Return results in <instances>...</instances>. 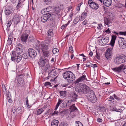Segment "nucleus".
Returning a JSON list of instances; mask_svg holds the SVG:
<instances>
[{
    "label": "nucleus",
    "instance_id": "obj_1",
    "mask_svg": "<svg viewBox=\"0 0 126 126\" xmlns=\"http://www.w3.org/2000/svg\"><path fill=\"white\" fill-rule=\"evenodd\" d=\"M63 8V4H59L55 7L53 10L52 12L50 13L51 17L53 18H57L60 15V12Z\"/></svg>",
    "mask_w": 126,
    "mask_h": 126
},
{
    "label": "nucleus",
    "instance_id": "obj_2",
    "mask_svg": "<svg viewBox=\"0 0 126 126\" xmlns=\"http://www.w3.org/2000/svg\"><path fill=\"white\" fill-rule=\"evenodd\" d=\"M63 78L67 80L69 83L72 82L75 78V76L70 71L64 72L63 74Z\"/></svg>",
    "mask_w": 126,
    "mask_h": 126
},
{
    "label": "nucleus",
    "instance_id": "obj_3",
    "mask_svg": "<svg viewBox=\"0 0 126 126\" xmlns=\"http://www.w3.org/2000/svg\"><path fill=\"white\" fill-rule=\"evenodd\" d=\"M88 88L89 87L86 85L80 84L76 86L75 90L76 92L81 94L87 93Z\"/></svg>",
    "mask_w": 126,
    "mask_h": 126
},
{
    "label": "nucleus",
    "instance_id": "obj_4",
    "mask_svg": "<svg viewBox=\"0 0 126 126\" xmlns=\"http://www.w3.org/2000/svg\"><path fill=\"white\" fill-rule=\"evenodd\" d=\"M41 19L42 21L44 23H45L47 21H49V22H50V23H52L51 22H54V20L53 19L52 17H51L50 13H46L45 14L43 15L41 17Z\"/></svg>",
    "mask_w": 126,
    "mask_h": 126
},
{
    "label": "nucleus",
    "instance_id": "obj_5",
    "mask_svg": "<svg viewBox=\"0 0 126 126\" xmlns=\"http://www.w3.org/2000/svg\"><path fill=\"white\" fill-rule=\"evenodd\" d=\"M22 48V45L20 43H19L17 45L15 50L12 51L11 54L20 55V54H21L23 51Z\"/></svg>",
    "mask_w": 126,
    "mask_h": 126
},
{
    "label": "nucleus",
    "instance_id": "obj_6",
    "mask_svg": "<svg viewBox=\"0 0 126 126\" xmlns=\"http://www.w3.org/2000/svg\"><path fill=\"white\" fill-rule=\"evenodd\" d=\"M30 32L29 30H26L22 34L20 38L22 42L25 43L27 42L28 36L30 34Z\"/></svg>",
    "mask_w": 126,
    "mask_h": 126
},
{
    "label": "nucleus",
    "instance_id": "obj_7",
    "mask_svg": "<svg viewBox=\"0 0 126 126\" xmlns=\"http://www.w3.org/2000/svg\"><path fill=\"white\" fill-rule=\"evenodd\" d=\"M11 60L15 63H18L21 60L22 57L21 55H16L11 54Z\"/></svg>",
    "mask_w": 126,
    "mask_h": 126
},
{
    "label": "nucleus",
    "instance_id": "obj_8",
    "mask_svg": "<svg viewBox=\"0 0 126 126\" xmlns=\"http://www.w3.org/2000/svg\"><path fill=\"white\" fill-rule=\"evenodd\" d=\"M89 94L87 98L89 100L93 103H95L96 100V97L94 91H92Z\"/></svg>",
    "mask_w": 126,
    "mask_h": 126
},
{
    "label": "nucleus",
    "instance_id": "obj_9",
    "mask_svg": "<svg viewBox=\"0 0 126 126\" xmlns=\"http://www.w3.org/2000/svg\"><path fill=\"white\" fill-rule=\"evenodd\" d=\"M88 4L90 7L93 9L97 10L99 7L98 4L92 0H89Z\"/></svg>",
    "mask_w": 126,
    "mask_h": 126
},
{
    "label": "nucleus",
    "instance_id": "obj_10",
    "mask_svg": "<svg viewBox=\"0 0 126 126\" xmlns=\"http://www.w3.org/2000/svg\"><path fill=\"white\" fill-rule=\"evenodd\" d=\"M112 48L110 47L107 49L105 52V57L108 60L109 59L112 55Z\"/></svg>",
    "mask_w": 126,
    "mask_h": 126
},
{
    "label": "nucleus",
    "instance_id": "obj_11",
    "mask_svg": "<svg viewBox=\"0 0 126 126\" xmlns=\"http://www.w3.org/2000/svg\"><path fill=\"white\" fill-rule=\"evenodd\" d=\"M116 59L118 64L124 63L126 61V56L123 54L120 55L116 58Z\"/></svg>",
    "mask_w": 126,
    "mask_h": 126
},
{
    "label": "nucleus",
    "instance_id": "obj_12",
    "mask_svg": "<svg viewBox=\"0 0 126 126\" xmlns=\"http://www.w3.org/2000/svg\"><path fill=\"white\" fill-rule=\"evenodd\" d=\"M40 47L42 51L46 50L48 48L49 46V43L48 41L46 42H42L40 44Z\"/></svg>",
    "mask_w": 126,
    "mask_h": 126
},
{
    "label": "nucleus",
    "instance_id": "obj_13",
    "mask_svg": "<svg viewBox=\"0 0 126 126\" xmlns=\"http://www.w3.org/2000/svg\"><path fill=\"white\" fill-rule=\"evenodd\" d=\"M28 55L32 58H35L36 56L37 53L35 50L32 48H29L28 49Z\"/></svg>",
    "mask_w": 126,
    "mask_h": 126
},
{
    "label": "nucleus",
    "instance_id": "obj_14",
    "mask_svg": "<svg viewBox=\"0 0 126 126\" xmlns=\"http://www.w3.org/2000/svg\"><path fill=\"white\" fill-rule=\"evenodd\" d=\"M48 75H49L50 74V75L51 77L53 78L55 77L59 74V71L58 70H55L54 69L50 70L48 72Z\"/></svg>",
    "mask_w": 126,
    "mask_h": 126
},
{
    "label": "nucleus",
    "instance_id": "obj_15",
    "mask_svg": "<svg viewBox=\"0 0 126 126\" xmlns=\"http://www.w3.org/2000/svg\"><path fill=\"white\" fill-rule=\"evenodd\" d=\"M85 80H87L86 76L85 75H83L76 79L74 82V83L75 84H78L80 82L84 81Z\"/></svg>",
    "mask_w": 126,
    "mask_h": 126
},
{
    "label": "nucleus",
    "instance_id": "obj_16",
    "mask_svg": "<svg viewBox=\"0 0 126 126\" xmlns=\"http://www.w3.org/2000/svg\"><path fill=\"white\" fill-rule=\"evenodd\" d=\"M23 111L21 110V107H19L16 110V118L19 119L20 118L21 114Z\"/></svg>",
    "mask_w": 126,
    "mask_h": 126
},
{
    "label": "nucleus",
    "instance_id": "obj_17",
    "mask_svg": "<svg viewBox=\"0 0 126 126\" xmlns=\"http://www.w3.org/2000/svg\"><path fill=\"white\" fill-rule=\"evenodd\" d=\"M46 59L44 57L42 56L40 58V61L38 62L39 65L41 67L44 66L46 63Z\"/></svg>",
    "mask_w": 126,
    "mask_h": 126
},
{
    "label": "nucleus",
    "instance_id": "obj_18",
    "mask_svg": "<svg viewBox=\"0 0 126 126\" xmlns=\"http://www.w3.org/2000/svg\"><path fill=\"white\" fill-rule=\"evenodd\" d=\"M21 19L20 17L18 15H16L13 19V21L16 25L20 22Z\"/></svg>",
    "mask_w": 126,
    "mask_h": 126
},
{
    "label": "nucleus",
    "instance_id": "obj_19",
    "mask_svg": "<svg viewBox=\"0 0 126 126\" xmlns=\"http://www.w3.org/2000/svg\"><path fill=\"white\" fill-rule=\"evenodd\" d=\"M12 10L10 7H8L6 8L4 11L5 14L7 16L10 15L11 13Z\"/></svg>",
    "mask_w": 126,
    "mask_h": 126
},
{
    "label": "nucleus",
    "instance_id": "obj_20",
    "mask_svg": "<svg viewBox=\"0 0 126 126\" xmlns=\"http://www.w3.org/2000/svg\"><path fill=\"white\" fill-rule=\"evenodd\" d=\"M123 65H121L120 66L117 67H115L112 68V70L116 72H119L121 71L123 68Z\"/></svg>",
    "mask_w": 126,
    "mask_h": 126
},
{
    "label": "nucleus",
    "instance_id": "obj_21",
    "mask_svg": "<svg viewBox=\"0 0 126 126\" xmlns=\"http://www.w3.org/2000/svg\"><path fill=\"white\" fill-rule=\"evenodd\" d=\"M87 15V13L85 12L83 13L81 15V17L79 18V20L80 21H82L86 18Z\"/></svg>",
    "mask_w": 126,
    "mask_h": 126
},
{
    "label": "nucleus",
    "instance_id": "obj_22",
    "mask_svg": "<svg viewBox=\"0 0 126 126\" xmlns=\"http://www.w3.org/2000/svg\"><path fill=\"white\" fill-rule=\"evenodd\" d=\"M75 104H73L70 106L69 109L70 112L77 110V109L75 106Z\"/></svg>",
    "mask_w": 126,
    "mask_h": 126
},
{
    "label": "nucleus",
    "instance_id": "obj_23",
    "mask_svg": "<svg viewBox=\"0 0 126 126\" xmlns=\"http://www.w3.org/2000/svg\"><path fill=\"white\" fill-rule=\"evenodd\" d=\"M102 38L103 41L102 42H104V45L107 44L109 41V38L108 37H102Z\"/></svg>",
    "mask_w": 126,
    "mask_h": 126
},
{
    "label": "nucleus",
    "instance_id": "obj_24",
    "mask_svg": "<svg viewBox=\"0 0 126 126\" xmlns=\"http://www.w3.org/2000/svg\"><path fill=\"white\" fill-rule=\"evenodd\" d=\"M104 4L106 6L108 7L109 6L111 3V0H106L103 2Z\"/></svg>",
    "mask_w": 126,
    "mask_h": 126
},
{
    "label": "nucleus",
    "instance_id": "obj_25",
    "mask_svg": "<svg viewBox=\"0 0 126 126\" xmlns=\"http://www.w3.org/2000/svg\"><path fill=\"white\" fill-rule=\"evenodd\" d=\"M123 42L121 40L119 41V45L120 47L122 49H124L126 48V46L123 44Z\"/></svg>",
    "mask_w": 126,
    "mask_h": 126
},
{
    "label": "nucleus",
    "instance_id": "obj_26",
    "mask_svg": "<svg viewBox=\"0 0 126 126\" xmlns=\"http://www.w3.org/2000/svg\"><path fill=\"white\" fill-rule=\"evenodd\" d=\"M42 52L43 55L45 57H48L50 55V52L48 50L46 51V50L43 51H42Z\"/></svg>",
    "mask_w": 126,
    "mask_h": 126
},
{
    "label": "nucleus",
    "instance_id": "obj_27",
    "mask_svg": "<svg viewBox=\"0 0 126 126\" xmlns=\"http://www.w3.org/2000/svg\"><path fill=\"white\" fill-rule=\"evenodd\" d=\"M72 97L73 99L72 101H76V99L78 98L79 97L78 95L75 93H73L72 94Z\"/></svg>",
    "mask_w": 126,
    "mask_h": 126
},
{
    "label": "nucleus",
    "instance_id": "obj_28",
    "mask_svg": "<svg viewBox=\"0 0 126 126\" xmlns=\"http://www.w3.org/2000/svg\"><path fill=\"white\" fill-rule=\"evenodd\" d=\"M58 120H54L51 122V126H58Z\"/></svg>",
    "mask_w": 126,
    "mask_h": 126
},
{
    "label": "nucleus",
    "instance_id": "obj_29",
    "mask_svg": "<svg viewBox=\"0 0 126 126\" xmlns=\"http://www.w3.org/2000/svg\"><path fill=\"white\" fill-rule=\"evenodd\" d=\"M63 101V100H61L60 99H58V102L56 105L54 109L55 110H57L60 104L62 103Z\"/></svg>",
    "mask_w": 126,
    "mask_h": 126
},
{
    "label": "nucleus",
    "instance_id": "obj_30",
    "mask_svg": "<svg viewBox=\"0 0 126 126\" xmlns=\"http://www.w3.org/2000/svg\"><path fill=\"white\" fill-rule=\"evenodd\" d=\"M7 100L8 102L10 103H12V100L11 99V94L9 96V94H8L7 95Z\"/></svg>",
    "mask_w": 126,
    "mask_h": 126
},
{
    "label": "nucleus",
    "instance_id": "obj_31",
    "mask_svg": "<svg viewBox=\"0 0 126 126\" xmlns=\"http://www.w3.org/2000/svg\"><path fill=\"white\" fill-rule=\"evenodd\" d=\"M44 110L42 108L38 109L37 112L36 114L37 115H39L41 114L44 111Z\"/></svg>",
    "mask_w": 126,
    "mask_h": 126
},
{
    "label": "nucleus",
    "instance_id": "obj_32",
    "mask_svg": "<svg viewBox=\"0 0 126 126\" xmlns=\"http://www.w3.org/2000/svg\"><path fill=\"white\" fill-rule=\"evenodd\" d=\"M22 3L19 2H18V3L16 7V9L18 10L20 8L22 7Z\"/></svg>",
    "mask_w": 126,
    "mask_h": 126
},
{
    "label": "nucleus",
    "instance_id": "obj_33",
    "mask_svg": "<svg viewBox=\"0 0 126 126\" xmlns=\"http://www.w3.org/2000/svg\"><path fill=\"white\" fill-rule=\"evenodd\" d=\"M51 68V67L50 65L48 64H47L45 66V69L46 71H47L48 70H50Z\"/></svg>",
    "mask_w": 126,
    "mask_h": 126
},
{
    "label": "nucleus",
    "instance_id": "obj_34",
    "mask_svg": "<svg viewBox=\"0 0 126 126\" xmlns=\"http://www.w3.org/2000/svg\"><path fill=\"white\" fill-rule=\"evenodd\" d=\"M59 93L60 94L61 96H64L66 94V91H60Z\"/></svg>",
    "mask_w": 126,
    "mask_h": 126
},
{
    "label": "nucleus",
    "instance_id": "obj_35",
    "mask_svg": "<svg viewBox=\"0 0 126 126\" xmlns=\"http://www.w3.org/2000/svg\"><path fill=\"white\" fill-rule=\"evenodd\" d=\"M104 23L108 25L110 23V20L107 18H105L104 20Z\"/></svg>",
    "mask_w": 126,
    "mask_h": 126
},
{
    "label": "nucleus",
    "instance_id": "obj_36",
    "mask_svg": "<svg viewBox=\"0 0 126 126\" xmlns=\"http://www.w3.org/2000/svg\"><path fill=\"white\" fill-rule=\"evenodd\" d=\"M52 29H50L47 32L48 35L49 36H52L53 35V32H52Z\"/></svg>",
    "mask_w": 126,
    "mask_h": 126
},
{
    "label": "nucleus",
    "instance_id": "obj_37",
    "mask_svg": "<svg viewBox=\"0 0 126 126\" xmlns=\"http://www.w3.org/2000/svg\"><path fill=\"white\" fill-rule=\"evenodd\" d=\"M59 52V50L57 48H54L52 50L53 53L55 54L57 53H58Z\"/></svg>",
    "mask_w": 126,
    "mask_h": 126
},
{
    "label": "nucleus",
    "instance_id": "obj_38",
    "mask_svg": "<svg viewBox=\"0 0 126 126\" xmlns=\"http://www.w3.org/2000/svg\"><path fill=\"white\" fill-rule=\"evenodd\" d=\"M83 3L82 2H80L78 4L77 7L76 8V10L77 11H79L80 9V7L81 5L83 4Z\"/></svg>",
    "mask_w": 126,
    "mask_h": 126
},
{
    "label": "nucleus",
    "instance_id": "obj_39",
    "mask_svg": "<svg viewBox=\"0 0 126 126\" xmlns=\"http://www.w3.org/2000/svg\"><path fill=\"white\" fill-rule=\"evenodd\" d=\"M28 53L27 54L26 53H25L23 55V58L25 59H27L29 56L28 55Z\"/></svg>",
    "mask_w": 126,
    "mask_h": 126
},
{
    "label": "nucleus",
    "instance_id": "obj_40",
    "mask_svg": "<svg viewBox=\"0 0 126 126\" xmlns=\"http://www.w3.org/2000/svg\"><path fill=\"white\" fill-rule=\"evenodd\" d=\"M59 126H68V124L65 122H61Z\"/></svg>",
    "mask_w": 126,
    "mask_h": 126
},
{
    "label": "nucleus",
    "instance_id": "obj_41",
    "mask_svg": "<svg viewBox=\"0 0 126 126\" xmlns=\"http://www.w3.org/2000/svg\"><path fill=\"white\" fill-rule=\"evenodd\" d=\"M52 86L51 84V83L50 82H46L44 83V86Z\"/></svg>",
    "mask_w": 126,
    "mask_h": 126
},
{
    "label": "nucleus",
    "instance_id": "obj_42",
    "mask_svg": "<svg viewBox=\"0 0 126 126\" xmlns=\"http://www.w3.org/2000/svg\"><path fill=\"white\" fill-rule=\"evenodd\" d=\"M115 41H112V40H111L110 43L108 45H110L112 47V48H113V47L114 46V45L115 43Z\"/></svg>",
    "mask_w": 126,
    "mask_h": 126
},
{
    "label": "nucleus",
    "instance_id": "obj_43",
    "mask_svg": "<svg viewBox=\"0 0 126 126\" xmlns=\"http://www.w3.org/2000/svg\"><path fill=\"white\" fill-rule=\"evenodd\" d=\"M69 55L67 53H66L64 55V57L65 59L66 60H68L69 59Z\"/></svg>",
    "mask_w": 126,
    "mask_h": 126
},
{
    "label": "nucleus",
    "instance_id": "obj_44",
    "mask_svg": "<svg viewBox=\"0 0 126 126\" xmlns=\"http://www.w3.org/2000/svg\"><path fill=\"white\" fill-rule=\"evenodd\" d=\"M12 21L11 20H10L8 21L7 25V28L9 27H10L12 24Z\"/></svg>",
    "mask_w": 126,
    "mask_h": 126
},
{
    "label": "nucleus",
    "instance_id": "obj_45",
    "mask_svg": "<svg viewBox=\"0 0 126 126\" xmlns=\"http://www.w3.org/2000/svg\"><path fill=\"white\" fill-rule=\"evenodd\" d=\"M117 37V36L115 35H112L111 36V40L112 41H115Z\"/></svg>",
    "mask_w": 126,
    "mask_h": 126
},
{
    "label": "nucleus",
    "instance_id": "obj_46",
    "mask_svg": "<svg viewBox=\"0 0 126 126\" xmlns=\"http://www.w3.org/2000/svg\"><path fill=\"white\" fill-rule=\"evenodd\" d=\"M119 34L120 35L126 36V31L120 32H119Z\"/></svg>",
    "mask_w": 126,
    "mask_h": 126
},
{
    "label": "nucleus",
    "instance_id": "obj_47",
    "mask_svg": "<svg viewBox=\"0 0 126 126\" xmlns=\"http://www.w3.org/2000/svg\"><path fill=\"white\" fill-rule=\"evenodd\" d=\"M69 52L71 53H73V49L72 46H71L69 48Z\"/></svg>",
    "mask_w": 126,
    "mask_h": 126
},
{
    "label": "nucleus",
    "instance_id": "obj_48",
    "mask_svg": "<svg viewBox=\"0 0 126 126\" xmlns=\"http://www.w3.org/2000/svg\"><path fill=\"white\" fill-rule=\"evenodd\" d=\"M113 96H114V98L117 100L119 101L121 100V99L118 97L115 94H114L113 95Z\"/></svg>",
    "mask_w": 126,
    "mask_h": 126
},
{
    "label": "nucleus",
    "instance_id": "obj_49",
    "mask_svg": "<svg viewBox=\"0 0 126 126\" xmlns=\"http://www.w3.org/2000/svg\"><path fill=\"white\" fill-rule=\"evenodd\" d=\"M122 65H123V70L124 72L126 74V65H125V64H124Z\"/></svg>",
    "mask_w": 126,
    "mask_h": 126
},
{
    "label": "nucleus",
    "instance_id": "obj_50",
    "mask_svg": "<svg viewBox=\"0 0 126 126\" xmlns=\"http://www.w3.org/2000/svg\"><path fill=\"white\" fill-rule=\"evenodd\" d=\"M72 101H73L72 100L68 101L67 103L66 104V106H69L71 104V102Z\"/></svg>",
    "mask_w": 126,
    "mask_h": 126
},
{
    "label": "nucleus",
    "instance_id": "obj_51",
    "mask_svg": "<svg viewBox=\"0 0 126 126\" xmlns=\"http://www.w3.org/2000/svg\"><path fill=\"white\" fill-rule=\"evenodd\" d=\"M79 20V19L78 18H76L74 20L73 22L75 24H76L78 22Z\"/></svg>",
    "mask_w": 126,
    "mask_h": 126
},
{
    "label": "nucleus",
    "instance_id": "obj_52",
    "mask_svg": "<svg viewBox=\"0 0 126 126\" xmlns=\"http://www.w3.org/2000/svg\"><path fill=\"white\" fill-rule=\"evenodd\" d=\"M13 39L8 38V45H11L12 43Z\"/></svg>",
    "mask_w": 126,
    "mask_h": 126
},
{
    "label": "nucleus",
    "instance_id": "obj_53",
    "mask_svg": "<svg viewBox=\"0 0 126 126\" xmlns=\"http://www.w3.org/2000/svg\"><path fill=\"white\" fill-rule=\"evenodd\" d=\"M50 109H49L45 113V114L46 115H48L51 114V113L50 112Z\"/></svg>",
    "mask_w": 126,
    "mask_h": 126
},
{
    "label": "nucleus",
    "instance_id": "obj_54",
    "mask_svg": "<svg viewBox=\"0 0 126 126\" xmlns=\"http://www.w3.org/2000/svg\"><path fill=\"white\" fill-rule=\"evenodd\" d=\"M58 111H56L55 110L54 111L53 113H52L51 115L54 116L55 115H57L58 114Z\"/></svg>",
    "mask_w": 126,
    "mask_h": 126
},
{
    "label": "nucleus",
    "instance_id": "obj_55",
    "mask_svg": "<svg viewBox=\"0 0 126 126\" xmlns=\"http://www.w3.org/2000/svg\"><path fill=\"white\" fill-rule=\"evenodd\" d=\"M67 25L66 24L65 25H63L61 27V29H63L65 28L66 27Z\"/></svg>",
    "mask_w": 126,
    "mask_h": 126
},
{
    "label": "nucleus",
    "instance_id": "obj_56",
    "mask_svg": "<svg viewBox=\"0 0 126 126\" xmlns=\"http://www.w3.org/2000/svg\"><path fill=\"white\" fill-rule=\"evenodd\" d=\"M91 64H92V63H90L88 62L86 64V66L88 67H90V66H91Z\"/></svg>",
    "mask_w": 126,
    "mask_h": 126
},
{
    "label": "nucleus",
    "instance_id": "obj_57",
    "mask_svg": "<svg viewBox=\"0 0 126 126\" xmlns=\"http://www.w3.org/2000/svg\"><path fill=\"white\" fill-rule=\"evenodd\" d=\"M101 26L102 27V26L101 24H98V26L97 27V29L99 30H101Z\"/></svg>",
    "mask_w": 126,
    "mask_h": 126
},
{
    "label": "nucleus",
    "instance_id": "obj_58",
    "mask_svg": "<svg viewBox=\"0 0 126 126\" xmlns=\"http://www.w3.org/2000/svg\"><path fill=\"white\" fill-rule=\"evenodd\" d=\"M3 90L4 91H6V88L4 85H2Z\"/></svg>",
    "mask_w": 126,
    "mask_h": 126
},
{
    "label": "nucleus",
    "instance_id": "obj_59",
    "mask_svg": "<svg viewBox=\"0 0 126 126\" xmlns=\"http://www.w3.org/2000/svg\"><path fill=\"white\" fill-rule=\"evenodd\" d=\"M95 56L97 58V59H99L100 58V56L99 55V54L96 52V54Z\"/></svg>",
    "mask_w": 126,
    "mask_h": 126
},
{
    "label": "nucleus",
    "instance_id": "obj_60",
    "mask_svg": "<svg viewBox=\"0 0 126 126\" xmlns=\"http://www.w3.org/2000/svg\"><path fill=\"white\" fill-rule=\"evenodd\" d=\"M12 35H13L12 33H10L8 37V38L13 39V36Z\"/></svg>",
    "mask_w": 126,
    "mask_h": 126
},
{
    "label": "nucleus",
    "instance_id": "obj_61",
    "mask_svg": "<svg viewBox=\"0 0 126 126\" xmlns=\"http://www.w3.org/2000/svg\"><path fill=\"white\" fill-rule=\"evenodd\" d=\"M92 65H91V67H97V65L96 64H93L92 63V64H91Z\"/></svg>",
    "mask_w": 126,
    "mask_h": 126
},
{
    "label": "nucleus",
    "instance_id": "obj_62",
    "mask_svg": "<svg viewBox=\"0 0 126 126\" xmlns=\"http://www.w3.org/2000/svg\"><path fill=\"white\" fill-rule=\"evenodd\" d=\"M97 121L98 122H101L103 121V120L101 118H98L97 119Z\"/></svg>",
    "mask_w": 126,
    "mask_h": 126
},
{
    "label": "nucleus",
    "instance_id": "obj_63",
    "mask_svg": "<svg viewBox=\"0 0 126 126\" xmlns=\"http://www.w3.org/2000/svg\"><path fill=\"white\" fill-rule=\"evenodd\" d=\"M105 32H106L107 33H111V32L110 31L109 28H108L107 30L105 31Z\"/></svg>",
    "mask_w": 126,
    "mask_h": 126
},
{
    "label": "nucleus",
    "instance_id": "obj_64",
    "mask_svg": "<svg viewBox=\"0 0 126 126\" xmlns=\"http://www.w3.org/2000/svg\"><path fill=\"white\" fill-rule=\"evenodd\" d=\"M72 8V6H69L68 7V11H69Z\"/></svg>",
    "mask_w": 126,
    "mask_h": 126
}]
</instances>
